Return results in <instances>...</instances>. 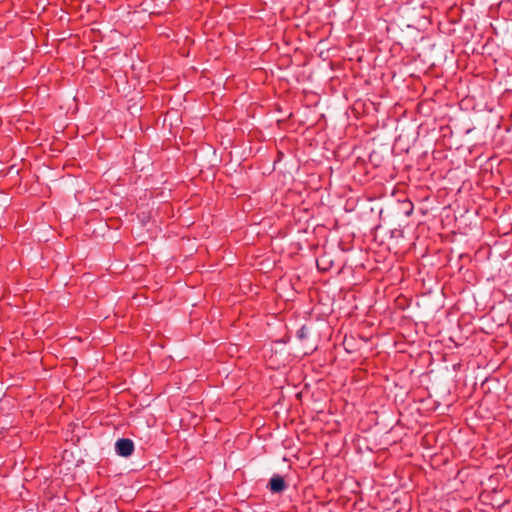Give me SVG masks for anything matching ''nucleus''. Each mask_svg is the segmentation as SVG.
I'll return each instance as SVG.
<instances>
[{
	"label": "nucleus",
	"instance_id": "obj_1",
	"mask_svg": "<svg viewBox=\"0 0 512 512\" xmlns=\"http://www.w3.org/2000/svg\"><path fill=\"white\" fill-rule=\"evenodd\" d=\"M115 450L118 455L129 457L134 452V443L131 439L121 438L116 441Z\"/></svg>",
	"mask_w": 512,
	"mask_h": 512
},
{
	"label": "nucleus",
	"instance_id": "obj_2",
	"mask_svg": "<svg viewBox=\"0 0 512 512\" xmlns=\"http://www.w3.org/2000/svg\"><path fill=\"white\" fill-rule=\"evenodd\" d=\"M272 493H281L287 488L284 478L280 475H274L268 485Z\"/></svg>",
	"mask_w": 512,
	"mask_h": 512
}]
</instances>
